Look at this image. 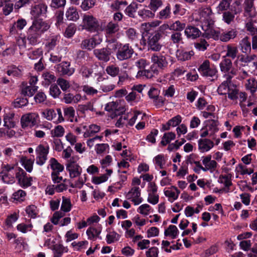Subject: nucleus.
Returning a JSON list of instances; mask_svg holds the SVG:
<instances>
[{
	"instance_id": "1",
	"label": "nucleus",
	"mask_w": 257,
	"mask_h": 257,
	"mask_svg": "<svg viewBox=\"0 0 257 257\" xmlns=\"http://www.w3.org/2000/svg\"><path fill=\"white\" fill-rule=\"evenodd\" d=\"M50 25L42 19H35L26 31V35L19 37L17 44L20 49H25L28 45L36 46L40 42L42 35L47 31Z\"/></svg>"
},
{
	"instance_id": "2",
	"label": "nucleus",
	"mask_w": 257,
	"mask_h": 257,
	"mask_svg": "<svg viewBox=\"0 0 257 257\" xmlns=\"http://www.w3.org/2000/svg\"><path fill=\"white\" fill-rule=\"evenodd\" d=\"M203 30L205 31L204 35L207 38H213L215 40H219L223 42H228L231 39H234L237 35V31L235 29H232L228 31L221 32L211 28L205 29L204 26Z\"/></svg>"
},
{
	"instance_id": "3",
	"label": "nucleus",
	"mask_w": 257,
	"mask_h": 257,
	"mask_svg": "<svg viewBox=\"0 0 257 257\" xmlns=\"http://www.w3.org/2000/svg\"><path fill=\"white\" fill-rule=\"evenodd\" d=\"M19 167H15L9 164L2 165V171L0 173V179L5 183L12 184L15 182L17 179V172Z\"/></svg>"
},
{
	"instance_id": "4",
	"label": "nucleus",
	"mask_w": 257,
	"mask_h": 257,
	"mask_svg": "<svg viewBox=\"0 0 257 257\" xmlns=\"http://www.w3.org/2000/svg\"><path fill=\"white\" fill-rule=\"evenodd\" d=\"M82 24L83 28L90 32H97L101 30L98 20L92 15H84Z\"/></svg>"
},
{
	"instance_id": "5",
	"label": "nucleus",
	"mask_w": 257,
	"mask_h": 257,
	"mask_svg": "<svg viewBox=\"0 0 257 257\" xmlns=\"http://www.w3.org/2000/svg\"><path fill=\"white\" fill-rule=\"evenodd\" d=\"M134 53V49L129 44H122L116 53V57L119 61H124L132 58Z\"/></svg>"
},
{
	"instance_id": "6",
	"label": "nucleus",
	"mask_w": 257,
	"mask_h": 257,
	"mask_svg": "<svg viewBox=\"0 0 257 257\" xmlns=\"http://www.w3.org/2000/svg\"><path fill=\"white\" fill-rule=\"evenodd\" d=\"M160 35L158 34L151 33L147 38L148 49L155 52H159L163 47L159 42L161 39Z\"/></svg>"
},
{
	"instance_id": "7",
	"label": "nucleus",
	"mask_w": 257,
	"mask_h": 257,
	"mask_svg": "<svg viewBox=\"0 0 257 257\" xmlns=\"http://www.w3.org/2000/svg\"><path fill=\"white\" fill-rule=\"evenodd\" d=\"M35 152L36 164L40 166L43 165L47 160V156L49 152V146L40 144L36 147Z\"/></svg>"
},
{
	"instance_id": "8",
	"label": "nucleus",
	"mask_w": 257,
	"mask_h": 257,
	"mask_svg": "<svg viewBox=\"0 0 257 257\" xmlns=\"http://www.w3.org/2000/svg\"><path fill=\"white\" fill-rule=\"evenodd\" d=\"M17 179L19 184L24 188H28L32 184L33 178L28 176L26 172L20 167L17 172Z\"/></svg>"
},
{
	"instance_id": "9",
	"label": "nucleus",
	"mask_w": 257,
	"mask_h": 257,
	"mask_svg": "<svg viewBox=\"0 0 257 257\" xmlns=\"http://www.w3.org/2000/svg\"><path fill=\"white\" fill-rule=\"evenodd\" d=\"M198 70L202 75L206 77H213L216 76L217 72L215 68H211L210 67L209 61L208 60L204 61L200 65Z\"/></svg>"
},
{
	"instance_id": "10",
	"label": "nucleus",
	"mask_w": 257,
	"mask_h": 257,
	"mask_svg": "<svg viewBox=\"0 0 257 257\" xmlns=\"http://www.w3.org/2000/svg\"><path fill=\"white\" fill-rule=\"evenodd\" d=\"M127 199H131L135 205H139L142 202L141 197V190L138 186H134L126 195Z\"/></svg>"
},
{
	"instance_id": "11",
	"label": "nucleus",
	"mask_w": 257,
	"mask_h": 257,
	"mask_svg": "<svg viewBox=\"0 0 257 257\" xmlns=\"http://www.w3.org/2000/svg\"><path fill=\"white\" fill-rule=\"evenodd\" d=\"M38 117V115L35 113H29L23 115L21 119L22 127L24 128L28 126L32 127L35 125Z\"/></svg>"
},
{
	"instance_id": "12",
	"label": "nucleus",
	"mask_w": 257,
	"mask_h": 257,
	"mask_svg": "<svg viewBox=\"0 0 257 257\" xmlns=\"http://www.w3.org/2000/svg\"><path fill=\"white\" fill-rule=\"evenodd\" d=\"M93 54L98 60L106 62L109 61L111 52L109 48L106 47L94 49Z\"/></svg>"
},
{
	"instance_id": "13",
	"label": "nucleus",
	"mask_w": 257,
	"mask_h": 257,
	"mask_svg": "<svg viewBox=\"0 0 257 257\" xmlns=\"http://www.w3.org/2000/svg\"><path fill=\"white\" fill-rule=\"evenodd\" d=\"M97 35L94 37L83 40L81 44V47L82 49H86L88 50H91L95 48L97 45L100 44L102 41L101 39L98 38L97 39Z\"/></svg>"
},
{
	"instance_id": "14",
	"label": "nucleus",
	"mask_w": 257,
	"mask_h": 257,
	"mask_svg": "<svg viewBox=\"0 0 257 257\" xmlns=\"http://www.w3.org/2000/svg\"><path fill=\"white\" fill-rule=\"evenodd\" d=\"M198 150L200 153H204L210 151L214 145L213 142L208 139H200L198 141Z\"/></svg>"
},
{
	"instance_id": "15",
	"label": "nucleus",
	"mask_w": 257,
	"mask_h": 257,
	"mask_svg": "<svg viewBox=\"0 0 257 257\" xmlns=\"http://www.w3.org/2000/svg\"><path fill=\"white\" fill-rule=\"evenodd\" d=\"M201 32L197 27L192 25H188L185 27L184 35L187 39L194 40L199 37Z\"/></svg>"
},
{
	"instance_id": "16",
	"label": "nucleus",
	"mask_w": 257,
	"mask_h": 257,
	"mask_svg": "<svg viewBox=\"0 0 257 257\" xmlns=\"http://www.w3.org/2000/svg\"><path fill=\"white\" fill-rule=\"evenodd\" d=\"M4 126L8 128H13L18 121V118L13 112H10L5 114L4 116Z\"/></svg>"
},
{
	"instance_id": "17",
	"label": "nucleus",
	"mask_w": 257,
	"mask_h": 257,
	"mask_svg": "<svg viewBox=\"0 0 257 257\" xmlns=\"http://www.w3.org/2000/svg\"><path fill=\"white\" fill-rule=\"evenodd\" d=\"M238 48L243 54H248L251 52L252 46L248 36L244 37L239 42Z\"/></svg>"
},
{
	"instance_id": "18",
	"label": "nucleus",
	"mask_w": 257,
	"mask_h": 257,
	"mask_svg": "<svg viewBox=\"0 0 257 257\" xmlns=\"http://www.w3.org/2000/svg\"><path fill=\"white\" fill-rule=\"evenodd\" d=\"M202 163L204 166L203 169V171L204 172L208 170H210L211 172H213L215 170L217 167V162L215 160H211V155H208L203 157Z\"/></svg>"
},
{
	"instance_id": "19",
	"label": "nucleus",
	"mask_w": 257,
	"mask_h": 257,
	"mask_svg": "<svg viewBox=\"0 0 257 257\" xmlns=\"http://www.w3.org/2000/svg\"><path fill=\"white\" fill-rule=\"evenodd\" d=\"M66 169L71 178H75L80 175L81 168L74 162H70L66 166Z\"/></svg>"
},
{
	"instance_id": "20",
	"label": "nucleus",
	"mask_w": 257,
	"mask_h": 257,
	"mask_svg": "<svg viewBox=\"0 0 257 257\" xmlns=\"http://www.w3.org/2000/svg\"><path fill=\"white\" fill-rule=\"evenodd\" d=\"M224 77L225 80L219 85L217 89L218 93L220 95H225L227 93L229 88H230L229 85L231 83V80L232 78V76L230 74H225Z\"/></svg>"
},
{
	"instance_id": "21",
	"label": "nucleus",
	"mask_w": 257,
	"mask_h": 257,
	"mask_svg": "<svg viewBox=\"0 0 257 257\" xmlns=\"http://www.w3.org/2000/svg\"><path fill=\"white\" fill-rule=\"evenodd\" d=\"M206 124L205 127L208 130L210 134V138L212 139H215V133L218 132V122L215 120H208L206 121Z\"/></svg>"
},
{
	"instance_id": "22",
	"label": "nucleus",
	"mask_w": 257,
	"mask_h": 257,
	"mask_svg": "<svg viewBox=\"0 0 257 257\" xmlns=\"http://www.w3.org/2000/svg\"><path fill=\"white\" fill-rule=\"evenodd\" d=\"M47 7L44 4H39L34 6L31 11V15L35 18H37L40 16H44L47 12Z\"/></svg>"
},
{
	"instance_id": "23",
	"label": "nucleus",
	"mask_w": 257,
	"mask_h": 257,
	"mask_svg": "<svg viewBox=\"0 0 257 257\" xmlns=\"http://www.w3.org/2000/svg\"><path fill=\"white\" fill-rule=\"evenodd\" d=\"M152 61L160 68H163L167 66L168 63L166 57L162 55H158L156 54H153L151 57Z\"/></svg>"
},
{
	"instance_id": "24",
	"label": "nucleus",
	"mask_w": 257,
	"mask_h": 257,
	"mask_svg": "<svg viewBox=\"0 0 257 257\" xmlns=\"http://www.w3.org/2000/svg\"><path fill=\"white\" fill-rule=\"evenodd\" d=\"M246 90H249L253 94L257 90V80L254 77H251L246 80L244 84Z\"/></svg>"
},
{
	"instance_id": "25",
	"label": "nucleus",
	"mask_w": 257,
	"mask_h": 257,
	"mask_svg": "<svg viewBox=\"0 0 257 257\" xmlns=\"http://www.w3.org/2000/svg\"><path fill=\"white\" fill-rule=\"evenodd\" d=\"M37 86L28 85L27 84L23 83L22 84V93L25 96H32L37 91Z\"/></svg>"
},
{
	"instance_id": "26",
	"label": "nucleus",
	"mask_w": 257,
	"mask_h": 257,
	"mask_svg": "<svg viewBox=\"0 0 257 257\" xmlns=\"http://www.w3.org/2000/svg\"><path fill=\"white\" fill-rule=\"evenodd\" d=\"M66 17L69 21H76L79 18L78 12L75 8L70 7L66 12Z\"/></svg>"
},
{
	"instance_id": "27",
	"label": "nucleus",
	"mask_w": 257,
	"mask_h": 257,
	"mask_svg": "<svg viewBox=\"0 0 257 257\" xmlns=\"http://www.w3.org/2000/svg\"><path fill=\"white\" fill-rule=\"evenodd\" d=\"M42 77L44 79L43 83L47 86L56 81V77L52 72H44L42 74Z\"/></svg>"
},
{
	"instance_id": "28",
	"label": "nucleus",
	"mask_w": 257,
	"mask_h": 257,
	"mask_svg": "<svg viewBox=\"0 0 257 257\" xmlns=\"http://www.w3.org/2000/svg\"><path fill=\"white\" fill-rule=\"evenodd\" d=\"M70 63L63 62L58 67L59 71L63 74L70 75L73 72V70L70 68Z\"/></svg>"
},
{
	"instance_id": "29",
	"label": "nucleus",
	"mask_w": 257,
	"mask_h": 257,
	"mask_svg": "<svg viewBox=\"0 0 257 257\" xmlns=\"http://www.w3.org/2000/svg\"><path fill=\"white\" fill-rule=\"evenodd\" d=\"M232 66L231 60L228 58L224 59L219 64L220 70L224 73L228 72Z\"/></svg>"
},
{
	"instance_id": "30",
	"label": "nucleus",
	"mask_w": 257,
	"mask_h": 257,
	"mask_svg": "<svg viewBox=\"0 0 257 257\" xmlns=\"http://www.w3.org/2000/svg\"><path fill=\"white\" fill-rule=\"evenodd\" d=\"M226 57L234 59L236 57L238 51L236 47L227 45L226 47Z\"/></svg>"
},
{
	"instance_id": "31",
	"label": "nucleus",
	"mask_w": 257,
	"mask_h": 257,
	"mask_svg": "<svg viewBox=\"0 0 257 257\" xmlns=\"http://www.w3.org/2000/svg\"><path fill=\"white\" fill-rule=\"evenodd\" d=\"M115 86V85L111 81L104 80L100 85V89L103 92L106 93L113 90Z\"/></svg>"
},
{
	"instance_id": "32",
	"label": "nucleus",
	"mask_w": 257,
	"mask_h": 257,
	"mask_svg": "<svg viewBox=\"0 0 257 257\" xmlns=\"http://www.w3.org/2000/svg\"><path fill=\"white\" fill-rule=\"evenodd\" d=\"M176 55L179 59L185 61L190 59L191 56L194 55V52L192 51L178 50Z\"/></svg>"
},
{
	"instance_id": "33",
	"label": "nucleus",
	"mask_w": 257,
	"mask_h": 257,
	"mask_svg": "<svg viewBox=\"0 0 257 257\" xmlns=\"http://www.w3.org/2000/svg\"><path fill=\"white\" fill-rule=\"evenodd\" d=\"M43 53L42 49L38 48L28 53V56L31 60L42 59Z\"/></svg>"
},
{
	"instance_id": "34",
	"label": "nucleus",
	"mask_w": 257,
	"mask_h": 257,
	"mask_svg": "<svg viewBox=\"0 0 257 257\" xmlns=\"http://www.w3.org/2000/svg\"><path fill=\"white\" fill-rule=\"evenodd\" d=\"M171 15V7L170 5H168L159 12L158 17L160 19L166 20L170 18Z\"/></svg>"
},
{
	"instance_id": "35",
	"label": "nucleus",
	"mask_w": 257,
	"mask_h": 257,
	"mask_svg": "<svg viewBox=\"0 0 257 257\" xmlns=\"http://www.w3.org/2000/svg\"><path fill=\"white\" fill-rule=\"evenodd\" d=\"M185 27L186 24L185 23H182L180 21H176L170 26V30L177 32H181L185 29Z\"/></svg>"
},
{
	"instance_id": "36",
	"label": "nucleus",
	"mask_w": 257,
	"mask_h": 257,
	"mask_svg": "<svg viewBox=\"0 0 257 257\" xmlns=\"http://www.w3.org/2000/svg\"><path fill=\"white\" fill-rule=\"evenodd\" d=\"M119 30V26L116 23L110 22L106 27L105 31L107 34L112 35L115 34Z\"/></svg>"
},
{
	"instance_id": "37",
	"label": "nucleus",
	"mask_w": 257,
	"mask_h": 257,
	"mask_svg": "<svg viewBox=\"0 0 257 257\" xmlns=\"http://www.w3.org/2000/svg\"><path fill=\"white\" fill-rule=\"evenodd\" d=\"M127 5L126 1L116 0L110 5V8L113 11H120L123 10Z\"/></svg>"
},
{
	"instance_id": "38",
	"label": "nucleus",
	"mask_w": 257,
	"mask_h": 257,
	"mask_svg": "<svg viewBox=\"0 0 257 257\" xmlns=\"http://www.w3.org/2000/svg\"><path fill=\"white\" fill-rule=\"evenodd\" d=\"M176 135L174 133L169 132L165 133L162 137L161 144L163 146H166L169 144L172 140L175 139Z\"/></svg>"
},
{
	"instance_id": "39",
	"label": "nucleus",
	"mask_w": 257,
	"mask_h": 257,
	"mask_svg": "<svg viewBox=\"0 0 257 257\" xmlns=\"http://www.w3.org/2000/svg\"><path fill=\"white\" fill-rule=\"evenodd\" d=\"M254 0H244V12L250 17H252L251 12L254 6Z\"/></svg>"
},
{
	"instance_id": "40",
	"label": "nucleus",
	"mask_w": 257,
	"mask_h": 257,
	"mask_svg": "<svg viewBox=\"0 0 257 257\" xmlns=\"http://www.w3.org/2000/svg\"><path fill=\"white\" fill-rule=\"evenodd\" d=\"M198 13L201 17L204 20H208L210 16L212 15V12L210 8L205 7L201 8L199 9Z\"/></svg>"
},
{
	"instance_id": "41",
	"label": "nucleus",
	"mask_w": 257,
	"mask_h": 257,
	"mask_svg": "<svg viewBox=\"0 0 257 257\" xmlns=\"http://www.w3.org/2000/svg\"><path fill=\"white\" fill-rule=\"evenodd\" d=\"M21 162L27 172H31L32 171L34 160L29 159L26 157H23L21 159Z\"/></svg>"
},
{
	"instance_id": "42",
	"label": "nucleus",
	"mask_w": 257,
	"mask_h": 257,
	"mask_svg": "<svg viewBox=\"0 0 257 257\" xmlns=\"http://www.w3.org/2000/svg\"><path fill=\"white\" fill-rule=\"evenodd\" d=\"M65 130L64 127L61 125H58L51 130V135L53 138H60L63 136Z\"/></svg>"
},
{
	"instance_id": "43",
	"label": "nucleus",
	"mask_w": 257,
	"mask_h": 257,
	"mask_svg": "<svg viewBox=\"0 0 257 257\" xmlns=\"http://www.w3.org/2000/svg\"><path fill=\"white\" fill-rule=\"evenodd\" d=\"M50 162L51 168L53 170L52 172L60 173L63 171V167L55 158H51Z\"/></svg>"
},
{
	"instance_id": "44",
	"label": "nucleus",
	"mask_w": 257,
	"mask_h": 257,
	"mask_svg": "<svg viewBox=\"0 0 257 257\" xmlns=\"http://www.w3.org/2000/svg\"><path fill=\"white\" fill-rule=\"evenodd\" d=\"M232 0H222L217 7L218 13L227 11L230 7Z\"/></svg>"
},
{
	"instance_id": "45",
	"label": "nucleus",
	"mask_w": 257,
	"mask_h": 257,
	"mask_svg": "<svg viewBox=\"0 0 257 257\" xmlns=\"http://www.w3.org/2000/svg\"><path fill=\"white\" fill-rule=\"evenodd\" d=\"M100 230H98L95 228H88L86 231V234L88 236V239L90 240L95 239L96 237H98V235L100 234Z\"/></svg>"
},
{
	"instance_id": "46",
	"label": "nucleus",
	"mask_w": 257,
	"mask_h": 257,
	"mask_svg": "<svg viewBox=\"0 0 257 257\" xmlns=\"http://www.w3.org/2000/svg\"><path fill=\"white\" fill-rule=\"evenodd\" d=\"M106 73L112 77H115L119 72V68L114 65H109L106 68Z\"/></svg>"
},
{
	"instance_id": "47",
	"label": "nucleus",
	"mask_w": 257,
	"mask_h": 257,
	"mask_svg": "<svg viewBox=\"0 0 257 257\" xmlns=\"http://www.w3.org/2000/svg\"><path fill=\"white\" fill-rule=\"evenodd\" d=\"M59 36L58 35H53L51 36L47 40L46 46L49 49L54 48L58 42Z\"/></svg>"
},
{
	"instance_id": "48",
	"label": "nucleus",
	"mask_w": 257,
	"mask_h": 257,
	"mask_svg": "<svg viewBox=\"0 0 257 257\" xmlns=\"http://www.w3.org/2000/svg\"><path fill=\"white\" fill-rule=\"evenodd\" d=\"M138 15L144 20H147L149 18H153L155 16V14L151 10L145 9L139 11Z\"/></svg>"
},
{
	"instance_id": "49",
	"label": "nucleus",
	"mask_w": 257,
	"mask_h": 257,
	"mask_svg": "<svg viewBox=\"0 0 257 257\" xmlns=\"http://www.w3.org/2000/svg\"><path fill=\"white\" fill-rule=\"evenodd\" d=\"M170 40L175 44L182 43L183 36L182 33L179 32H174L172 33L170 36Z\"/></svg>"
},
{
	"instance_id": "50",
	"label": "nucleus",
	"mask_w": 257,
	"mask_h": 257,
	"mask_svg": "<svg viewBox=\"0 0 257 257\" xmlns=\"http://www.w3.org/2000/svg\"><path fill=\"white\" fill-rule=\"evenodd\" d=\"M100 131V126L96 124H91L89 126L87 131L84 133V137L88 138Z\"/></svg>"
},
{
	"instance_id": "51",
	"label": "nucleus",
	"mask_w": 257,
	"mask_h": 257,
	"mask_svg": "<svg viewBox=\"0 0 257 257\" xmlns=\"http://www.w3.org/2000/svg\"><path fill=\"white\" fill-rule=\"evenodd\" d=\"M71 208V204L70 200L64 196L62 197V202L61 206V210L65 212L70 211Z\"/></svg>"
},
{
	"instance_id": "52",
	"label": "nucleus",
	"mask_w": 257,
	"mask_h": 257,
	"mask_svg": "<svg viewBox=\"0 0 257 257\" xmlns=\"http://www.w3.org/2000/svg\"><path fill=\"white\" fill-rule=\"evenodd\" d=\"M154 162L160 169H163L166 164V160L163 155L160 154L156 156L154 158Z\"/></svg>"
},
{
	"instance_id": "53",
	"label": "nucleus",
	"mask_w": 257,
	"mask_h": 257,
	"mask_svg": "<svg viewBox=\"0 0 257 257\" xmlns=\"http://www.w3.org/2000/svg\"><path fill=\"white\" fill-rule=\"evenodd\" d=\"M178 229L175 225H170L167 229L165 231L166 236H171L173 238H175L178 234Z\"/></svg>"
},
{
	"instance_id": "54",
	"label": "nucleus",
	"mask_w": 257,
	"mask_h": 257,
	"mask_svg": "<svg viewBox=\"0 0 257 257\" xmlns=\"http://www.w3.org/2000/svg\"><path fill=\"white\" fill-rule=\"evenodd\" d=\"M137 9V4L135 3L131 4L125 8V13L130 17L135 18V13L136 12Z\"/></svg>"
},
{
	"instance_id": "55",
	"label": "nucleus",
	"mask_w": 257,
	"mask_h": 257,
	"mask_svg": "<svg viewBox=\"0 0 257 257\" xmlns=\"http://www.w3.org/2000/svg\"><path fill=\"white\" fill-rule=\"evenodd\" d=\"M64 115L67 116L71 122L74 121L75 112L74 108L72 106L65 108L64 109Z\"/></svg>"
},
{
	"instance_id": "56",
	"label": "nucleus",
	"mask_w": 257,
	"mask_h": 257,
	"mask_svg": "<svg viewBox=\"0 0 257 257\" xmlns=\"http://www.w3.org/2000/svg\"><path fill=\"white\" fill-rule=\"evenodd\" d=\"M78 110L82 113H84L87 110L93 111V105L91 102H88L84 104H80L78 106Z\"/></svg>"
},
{
	"instance_id": "57",
	"label": "nucleus",
	"mask_w": 257,
	"mask_h": 257,
	"mask_svg": "<svg viewBox=\"0 0 257 257\" xmlns=\"http://www.w3.org/2000/svg\"><path fill=\"white\" fill-rule=\"evenodd\" d=\"M164 194L168 198L169 201L173 202L178 198L180 192H175L173 190H166L164 191Z\"/></svg>"
},
{
	"instance_id": "58",
	"label": "nucleus",
	"mask_w": 257,
	"mask_h": 257,
	"mask_svg": "<svg viewBox=\"0 0 257 257\" xmlns=\"http://www.w3.org/2000/svg\"><path fill=\"white\" fill-rule=\"evenodd\" d=\"M57 83L63 91L67 90L70 87L69 82L62 78H59L57 80Z\"/></svg>"
},
{
	"instance_id": "59",
	"label": "nucleus",
	"mask_w": 257,
	"mask_h": 257,
	"mask_svg": "<svg viewBox=\"0 0 257 257\" xmlns=\"http://www.w3.org/2000/svg\"><path fill=\"white\" fill-rule=\"evenodd\" d=\"M54 257H61L64 251L65 247L61 244H55L53 246Z\"/></svg>"
},
{
	"instance_id": "60",
	"label": "nucleus",
	"mask_w": 257,
	"mask_h": 257,
	"mask_svg": "<svg viewBox=\"0 0 257 257\" xmlns=\"http://www.w3.org/2000/svg\"><path fill=\"white\" fill-rule=\"evenodd\" d=\"M42 114L48 120H52L56 116V113L52 109H47L42 112Z\"/></svg>"
},
{
	"instance_id": "61",
	"label": "nucleus",
	"mask_w": 257,
	"mask_h": 257,
	"mask_svg": "<svg viewBox=\"0 0 257 257\" xmlns=\"http://www.w3.org/2000/svg\"><path fill=\"white\" fill-rule=\"evenodd\" d=\"M219 182L221 183L224 184L225 187H229L232 185L231 181V175L230 174L228 175H221L219 178Z\"/></svg>"
},
{
	"instance_id": "62",
	"label": "nucleus",
	"mask_w": 257,
	"mask_h": 257,
	"mask_svg": "<svg viewBox=\"0 0 257 257\" xmlns=\"http://www.w3.org/2000/svg\"><path fill=\"white\" fill-rule=\"evenodd\" d=\"M117 104L114 102H111L106 104L105 107V109L108 111H114V115H119L120 112L117 109Z\"/></svg>"
},
{
	"instance_id": "63",
	"label": "nucleus",
	"mask_w": 257,
	"mask_h": 257,
	"mask_svg": "<svg viewBox=\"0 0 257 257\" xmlns=\"http://www.w3.org/2000/svg\"><path fill=\"white\" fill-rule=\"evenodd\" d=\"M162 5V0H150L149 7L152 11L156 12Z\"/></svg>"
},
{
	"instance_id": "64",
	"label": "nucleus",
	"mask_w": 257,
	"mask_h": 257,
	"mask_svg": "<svg viewBox=\"0 0 257 257\" xmlns=\"http://www.w3.org/2000/svg\"><path fill=\"white\" fill-rule=\"evenodd\" d=\"M245 28L252 37L257 36V28L254 26L251 22H247L245 25Z\"/></svg>"
}]
</instances>
